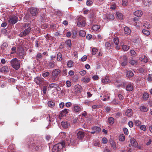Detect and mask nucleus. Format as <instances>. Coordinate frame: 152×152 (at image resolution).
Segmentation results:
<instances>
[{
    "label": "nucleus",
    "instance_id": "nucleus-28",
    "mask_svg": "<svg viewBox=\"0 0 152 152\" xmlns=\"http://www.w3.org/2000/svg\"><path fill=\"white\" fill-rule=\"evenodd\" d=\"M142 33L145 35L146 36L149 35L150 34V32L148 31L145 29H143L142 30Z\"/></svg>",
    "mask_w": 152,
    "mask_h": 152
},
{
    "label": "nucleus",
    "instance_id": "nucleus-43",
    "mask_svg": "<svg viewBox=\"0 0 152 152\" xmlns=\"http://www.w3.org/2000/svg\"><path fill=\"white\" fill-rule=\"evenodd\" d=\"M16 48L15 47H13L11 48V54H13L16 53Z\"/></svg>",
    "mask_w": 152,
    "mask_h": 152
},
{
    "label": "nucleus",
    "instance_id": "nucleus-33",
    "mask_svg": "<svg viewBox=\"0 0 152 152\" xmlns=\"http://www.w3.org/2000/svg\"><path fill=\"white\" fill-rule=\"evenodd\" d=\"M57 58L58 61H61L62 60V54L60 52L58 53L57 55Z\"/></svg>",
    "mask_w": 152,
    "mask_h": 152
},
{
    "label": "nucleus",
    "instance_id": "nucleus-12",
    "mask_svg": "<svg viewBox=\"0 0 152 152\" xmlns=\"http://www.w3.org/2000/svg\"><path fill=\"white\" fill-rule=\"evenodd\" d=\"M61 124L63 128L67 129L70 126L69 123L66 121H62L61 123Z\"/></svg>",
    "mask_w": 152,
    "mask_h": 152
},
{
    "label": "nucleus",
    "instance_id": "nucleus-17",
    "mask_svg": "<svg viewBox=\"0 0 152 152\" xmlns=\"http://www.w3.org/2000/svg\"><path fill=\"white\" fill-rule=\"evenodd\" d=\"M92 129L97 134L101 131V129L97 126H94L92 128Z\"/></svg>",
    "mask_w": 152,
    "mask_h": 152
},
{
    "label": "nucleus",
    "instance_id": "nucleus-44",
    "mask_svg": "<svg viewBox=\"0 0 152 152\" xmlns=\"http://www.w3.org/2000/svg\"><path fill=\"white\" fill-rule=\"evenodd\" d=\"M148 94L147 93H144L143 94V99H147L148 98Z\"/></svg>",
    "mask_w": 152,
    "mask_h": 152
},
{
    "label": "nucleus",
    "instance_id": "nucleus-19",
    "mask_svg": "<svg viewBox=\"0 0 152 152\" xmlns=\"http://www.w3.org/2000/svg\"><path fill=\"white\" fill-rule=\"evenodd\" d=\"M73 106L74 107V110L75 112H78L81 110V108L78 105L75 104Z\"/></svg>",
    "mask_w": 152,
    "mask_h": 152
},
{
    "label": "nucleus",
    "instance_id": "nucleus-5",
    "mask_svg": "<svg viewBox=\"0 0 152 152\" xmlns=\"http://www.w3.org/2000/svg\"><path fill=\"white\" fill-rule=\"evenodd\" d=\"M18 20V17L15 15H12L9 18L8 21L9 23L12 24H14Z\"/></svg>",
    "mask_w": 152,
    "mask_h": 152
},
{
    "label": "nucleus",
    "instance_id": "nucleus-24",
    "mask_svg": "<svg viewBox=\"0 0 152 152\" xmlns=\"http://www.w3.org/2000/svg\"><path fill=\"white\" fill-rule=\"evenodd\" d=\"M108 122L110 124H113L114 123V119L112 117H109L108 119Z\"/></svg>",
    "mask_w": 152,
    "mask_h": 152
},
{
    "label": "nucleus",
    "instance_id": "nucleus-4",
    "mask_svg": "<svg viewBox=\"0 0 152 152\" xmlns=\"http://www.w3.org/2000/svg\"><path fill=\"white\" fill-rule=\"evenodd\" d=\"M61 72V71L58 69H55L53 70L52 73V82L55 81L57 80L56 78L58 75Z\"/></svg>",
    "mask_w": 152,
    "mask_h": 152
},
{
    "label": "nucleus",
    "instance_id": "nucleus-34",
    "mask_svg": "<svg viewBox=\"0 0 152 152\" xmlns=\"http://www.w3.org/2000/svg\"><path fill=\"white\" fill-rule=\"evenodd\" d=\"M119 140L121 141H123L125 140V137L123 134H121L120 135L119 137Z\"/></svg>",
    "mask_w": 152,
    "mask_h": 152
},
{
    "label": "nucleus",
    "instance_id": "nucleus-21",
    "mask_svg": "<svg viewBox=\"0 0 152 152\" xmlns=\"http://www.w3.org/2000/svg\"><path fill=\"white\" fill-rule=\"evenodd\" d=\"M109 81L110 80L109 79L108 77L107 76L104 77L102 80V82L105 84H106L107 83L109 82Z\"/></svg>",
    "mask_w": 152,
    "mask_h": 152
},
{
    "label": "nucleus",
    "instance_id": "nucleus-1",
    "mask_svg": "<svg viewBox=\"0 0 152 152\" xmlns=\"http://www.w3.org/2000/svg\"><path fill=\"white\" fill-rule=\"evenodd\" d=\"M20 61L17 58H13L10 62L12 67L16 70L18 69L20 67Z\"/></svg>",
    "mask_w": 152,
    "mask_h": 152
},
{
    "label": "nucleus",
    "instance_id": "nucleus-57",
    "mask_svg": "<svg viewBox=\"0 0 152 152\" xmlns=\"http://www.w3.org/2000/svg\"><path fill=\"white\" fill-rule=\"evenodd\" d=\"M137 61H136L135 60H131L129 62V63L131 65H133L136 63Z\"/></svg>",
    "mask_w": 152,
    "mask_h": 152
},
{
    "label": "nucleus",
    "instance_id": "nucleus-48",
    "mask_svg": "<svg viewBox=\"0 0 152 152\" xmlns=\"http://www.w3.org/2000/svg\"><path fill=\"white\" fill-rule=\"evenodd\" d=\"M140 129L144 131H145L146 130V126L144 125H141L140 127Z\"/></svg>",
    "mask_w": 152,
    "mask_h": 152
},
{
    "label": "nucleus",
    "instance_id": "nucleus-2",
    "mask_svg": "<svg viewBox=\"0 0 152 152\" xmlns=\"http://www.w3.org/2000/svg\"><path fill=\"white\" fill-rule=\"evenodd\" d=\"M65 142H63L62 143H59L55 145L52 149L53 152L59 151L63 147L65 146Z\"/></svg>",
    "mask_w": 152,
    "mask_h": 152
},
{
    "label": "nucleus",
    "instance_id": "nucleus-49",
    "mask_svg": "<svg viewBox=\"0 0 152 152\" xmlns=\"http://www.w3.org/2000/svg\"><path fill=\"white\" fill-rule=\"evenodd\" d=\"M114 42L116 45H118L119 42V39L118 38L114 39Z\"/></svg>",
    "mask_w": 152,
    "mask_h": 152
},
{
    "label": "nucleus",
    "instance_id": "nucleus-6",
    "mask_svg": "<svg viewBox=\"0 0 152 152\" xmlns=\"http://www.w3.org/2000/svg\"><path fill=\"white\" fill-rule=\"evenodd\" d=\"M121 59L120 62L121 66H126L128 63L127 57L126 56H124L123 57H121Z\"/></svg>",
    "mask_w": 152,
    "mask_h": 152
},
{
    "label": "nucleus",
    "instance_id": "nucleus-42",
    "mask_svg": "<svg viewBox=\"0 0 152 152\" xmlns=\"http://www.w3.org/2000/svg\"><path fill=\"white\" fill-rule=\"evenodd\" d=\"M140 60H141L142 61H143L145 63H146L148 62V58L145 56H144V58H140Z\"/></svg>",
    "mask_w": 152,
    "mask_h": 152
},
{
    "label": "nucleus",
    "instance_id": "nucleus-10",
    "mask_svg": "<svg viewBox=\"0 0 152 152\" xmlns=\"http://www.w3.org/2000/svg\"><path fill=\"white\" fill-rule=\"evenodd\" d=\"M38 10L36 8H32L30 9V12L33 16H36L38 13Z\"/></svg>",
    "mask_w": 152,
    "mask_h": 152
},
{
    "label": "nucleus",
    "instance_id": "nucleus-37",
    "mask_svg": "<svg viewBox=\"0 0 152 152\" xmlns=\"http://www.w3.org/2000/svg\"><path fill=\"white\" fill-rule=\"evenodd\" d=\"M48 105L49 107H53L54 106L55 103L52 101H49L48 102Z\"/></svg>",
    "mask_w": 152,
    "mask_h": 152
},
{
    "label": "nucleus",
    "instance_id": "nucleus-32",
    "mask_svg": "<svg viewBox=\"0 0 152 152\" xmlns=\"http://www.w3.org/2000/svg\"><path fill=\"white\" fill-rule=\"evenodd\" d=\"M116 15L118 19L120 20L123 19V15L122 14L119 12H117L116 13Z\"/></svg>",
    "mask_w": 152,
    "mask_h": 152
},
{
    "label": "nucleus",
    "instance_id": "nucleus-11",
    "mask_svg": "<svg viewBox=\"0 0 152 152\" xmlns=\"http://www.w3.org/2000/svg\"><path fill=\"white\" fill-rule=\"evenodd\" d=\"M79 21L77 23V25L78 26L80 27H83L85 26L86 21L83 19L80 20L79 19H78Z\"/></svg>",
    "mask_w": 152,
    "mask_h": 152
},
{
    "label": "nucleus",
    "instance_id": "nucleus-27",
    "mask_svg": "<svg viewBox=\"0 0 152 152\" xmlns=\"http://www.w3.org/2000/svg\"><path fill=\"white\" fill-rule=\"evenodd\" d=\"M69 111V110L64 109L63 110L61 111V114L62 115H65L68 113Z\"/></svg>",
    "mask_w": 152,
    "mask_h": 152
},
{
    "label": "nucleus",
    "instance_id": "nucleus-58",
    "mask_svg": "<svg viewBox=\"0 0 152 152\" xmlns=\"http://www.w3.org/2000/svg\"><path fill=\"white\" fill-rule=\"evenodd\" d=\"M110 8L113 10H114L116 8V6L115 4H112L110 7Z\"/></svg>",
    "mask_w": 152,
    "mask_h": 152
},
{
    "label": "nucleus",
    "instance_id": "nucleus-7",
    "mask_svg": "<svg viewBox=\"0 0 152 152\" xmlns=\"http://www.w3.org/2000/svg\"><path fill=\"white\" fill-rule=\"evenodd\" d=\"M34 81L37 84L41 85H42L44 83L43 79L39 77H36L34 79Z\"/></svg>",
    "mask_w": 152,
    "mask_h": 152
},
{
    "label": "nucleus",
    "instance_id": "nucleus-30",
    "mask_svg": "<svg viewBox=\"0 0 152 152\" xmlns=\"http://www.w3.org/2000/svg\"><path fill=\"white\" fill-rule=\"evenodd\" d=\"M99 28L100 26L98 25H94L92 27L93 29L95 31H97L99 30Z\"/></svg>",
    "mask_w": 152,
    "mask_h": 152
},
{
    "label": "nucleus",
    "instance_id": "nucleus-23",
    "mask_svg": "<svg viewBox=\"0 0 152 152\" xmlns=\"http://www.w3.org/2000/svg\"><path fill=\"white\" fill-rule=\"evenodd\" d=\"M110 143L111 146L113 148V149L116 150L117 149L115 143L113 141L111 140L110 141Z\"/></svg>",
    "mask_w": 152,
    "mask_h": 152
},
{
    "label": "nucleus",
    "instance_id": "nucleus-22",
    "mask_svg": "<svg viewBox=\"0 0 152 152\" xmlns=\"http://www.w3.org/2000/svg\"><path fill=\"white\" fill-rule=\"evenodd\" d=\"M130 142L132 145L136 147L137 146V143L134 139H132L130 140Z\"/></svg>",
    "mask_w": 152,
    "mask_h": 152
},
{
    "label": "nucleus",
    "instance_id": "nucleus-51",
    "mask_svg": "<svg viewBox=\"0 0 152 152\" xmlns=\"http://www.w3.org/2000/svg\"><path fill=\"white\" fill-rule=\"evenodd\" d=\"M42 57V55L41 53H38L36 56V59L37 60H38L39 58H40Z\"/></svg>",
    "mask_w": 152,
    "mask_h": 152
},
{
    "label": "nucleus",
    "instance_id": "nucleus-29",
    "mask_svg": "<svg viewBox=\"0 0 152 152\" xmlns=\"http://www.w3.org/2000/svg\"><path fill=\"white\" fill-rule=\"evenodd\" d=\"M134 75L133 72L131 71H129L126 73V76L128 77H131Z\"/></svg>",
    "mask_w": 152,
    "mask_h": 152
},
{
    "label": "nucleus",
    "instance_id": "nucleus-60",
    "mask_svg": "<svg viewBox=\"0 0 152 152\" xmlns=\"http://www.w3.org/2000/svg\"><path fill=\"white\" fill-rule=\"evenodd\" d=\"M105 46L107 49H109L110 47V44L109 42H106L105 44Z\"/></svg>",
    "mask_w": 152,
    "mask_h": 152
},
{
    "label": "nucleus",
    "instance_id": "nucleus-64",
    "mask_svg": "<svg viewBox=\"0 0 152 152\" xmlns=\"http://www.w3.org/2000/svg\"><path fill=\"white\" fill-rule=\"evenodd\" d=\"M80 73L81 75L83 76L86 74V72L85 70H83L80 72Z\"/></svg>",
    "mask_w": 152,
    "mask_h": 152
},
{
    "label": "nucleus",
    "instance_id": "nucleus-63",
    "mask_svg": "<svg viewBox=\"0 0 152 152\" xmlns=\"http://www.w3.org/2000/svg\"><path fill=\"white\" fill-rule=\"evenodd\" d=\"M128 124L130 127H132L133 125V123L131 121H129Z\"/></svg>",
    "mask_w": 152,
    "mask_h": 152
},
{
    "label": "nucleus",
    "instance_id": "nucleus-9",
    "mask_svg": "<svg viewBox=\"0 0 152 152\" xmlns=\"http://www.w3.org/2000/svg\"><path fill=\"white\" fill-rule=\"evenodd\" d=\"M104 19L107 20V21L113 20L114 19V17L113 14H109L104 15Z\"/></svg>",
    "mask_w": 152,
    "mask_h": 152
},
{
    "label": "nucleus",
    "instance_id": "nucleus-39",
    "mask_svg": "<svg viewBox=\"0 0 152 152\" xmlns=\"http://www.w3.org/2000/svg\"><path fill=\"white\" fill-rule=\"evenodd\" d=\"M86 33L83 30H81L79 32V35L82 37H84L86 36Z\"/></svg>",
    "mask_w": 152,
    "mask_h": 152
},
{
    "label": "nucleus",
    "instance_id": "nucleus-25",
    "mask_svg": "<svg viewBox=\"0 0 152 152\" xmlns=\"http://www.w3.org/2000/svg\"><path fill=\"white\" fill-rule=\"evenodd\" d=\"M75 91L77 93L80 92L81 90L80 86L79 85H77L75 87Z\"/></svg>",
    "mask_w": 152,
    "mask_h": 152
},
{
    "label": "nucleus",
    "instance_id": "nucleus-16",
    "mask_svg": "<svg viewBox=\"0 0 152 152\" xmlns=\"http://www.w3.org/2000/svg\"><path fill=\"white\" fill-rule=\"evenodd\" d=\"M0 71L4 73H7L9 72V69L8 66H4L2 67L0 69Z\"/></svg>",
    "mask_w": 152,
    "mask_h": 152
},
{
    "label": "nucleus",
    "instance_id": "nucleus-59",
    "mask_svg": "<svg viewBox=\"0 0 152 152\" xmlns=\"http://www.w3.org/2000/svg\"><path fill=\"white\" fill-rule=\"evenodd\" d=\"M130 53L132 56H136V53L134 50H132L130 51Z\"/></svg>",
    "mask_w": 152,
    "mask_h": 152
},
{
    "label": "nucleus",
    "instance_id": "nucleus-40",
    "mask_svg": "<svg viewBox=\"0 0 152 152\" xmlns=\"http://www.w3.org/2000/svg\"><path fill=\"white\" fill-rule=\"evenodd\" d=\"M122 49L125 51L128 50L129 49V46L126 45H122Z\"/></svg>",
    "mask_w": 152,
    "mask_h": 152
},
{
    "label": "nucleus",
    "instance_id": "nucleus-20",
    "mask_svg": "<svg viewBox=\"0 0 152 152\" xmlns=\"http://www.w3.org/2000/svg\"><path fill=\"white\" fill-rule=\"evenodd\" d=\"M81 81L84 83H88L90 81V78L88 77H82Z\"/></svg>",
    "mask_w": 152,
    "mask_h": 152
},
{
    "label": "nucleus",
    "instance_id": "nucleus-3",
    "mask_svg": "<svg viewBox=\"0 0 152 152\" xmlns=\"http://www.w3.org/2000/svg\"><path fill=\"white\" fill-rule=\"evenodd\" d=\"M24 27L26 28L27 27L28 28H26L25 30L23 31L20 33L19 36L20 37L25 36L28 34L31 30V28L30 27L29 23H26V24L25 25Z\"/></svg>",
    "mask_w": 152,
    "mask_h": 152
},
{
    "label": "nucleus",
    "instance_id": "nucleus-61",
    "mask_svg": "<svg viewBox=\"0 0 152 152\" xmlns=\"http://www.w3.org/2000/svg\"><path fill=\"white\" fill-rule=\"evenodd\" d=\"M66 85L68 87H70L71 85V82L69 80H67L66 81Z\"/></svg>",
    "mask_w": 152,
    "mask_h": 152
},
{
    "label": "nucleus",
    "instance_id": "nucleus-50",
    "mask_svg": "<svg viewBox=\"0 0 152 152\" xmlns=\"http://www.w3.org/2000/svg\"><path fill=\"white\" fill-rule=\"evenodd\" d=\"M93 4V2L91 0H88L86 1V4L87 6H91Z\"/></svg>",
    "mask_w": 152,
    "mask_h": 152
},
{
    "label": "nucleus",
    "instance_id": "nucleus-8",
    "mask_svg": "<svg viewBox=\"0 0 152 152\" xmlns=\"http://www.w3.org/2000/svg\"><path fill=\"white\" fill-rule=\"evenodd\" d=\"M85 136L84 133L81 131L78 132L77 134V138L81 140H83L84 139Z\"/></svg>",
    "mask_w": 152,
    "mask_h": 152
},
{
    "label": "nucleus",
    "instance_id": "nucleus-13",
    "mask_svg": "<svg viewBox=\"0 0 152 152\" xmlns=\"http://www.w3.org/2000/svg\"><path fill=\"white\" fill-rule=\"evenodd\" d=\"M41 145L40 143L39 142L37 141L35 142L32 145L33 147L35 149L36 151H37L39 149V146Z\"/></svg>",
    "mask_w": 152,
    "mask_h": 152
},
{
    "label": "nucleus",
    "instance_id": "nucleus-62",
    "mask_svg": "<svg viewBox=\"0 0 152 152\" xmlns=\"http://www.w3.org/2000/svg\"><path fill=\"white\" fill-rule=\"evenodd\" d=\"M47 90V86H45L43 87V88L42 90L43 93L44 94H46V91Z\"/></svg>",
    "mask_w": 152,
    "mask_h": 152
},
{
    "label": "nucleus",
    "instance_id": "nucleus-56",
    "mask_svg": "<svg viewBox=\"0 0 152 152\" xmlns=\"http://www.w3.org/2000/svg\"><path fill=\"white\" fill-rule=\"evenodd\" d=\"M56 14L58 16H60L62 15V13L60 11L58 10L56 12Z\"/></svg>",
    "mask_w": 152,
    "mask_h": 152
},
{
    "label": "nucleus",
    "instance_id": "nucleus-31",
    "mask_svg": "<svg viewBox=\"0 0 152 152\" xmlns=\"http://www.w3.org/2000/svg\"><path fill=\"white\" fill-rule=\"evenodd\" d=\"M126 89L127 91H132L133 89V86L131 84H129L127 86Z\"/></svg>",
    "mask_w": 152,
    "mask_h": 152
},
{
    "label": "nucleus",
    "instance_id": "nucleus-45",
    "mask_svg": "<svg viewBox=\"0 0 152 152\" xmlns=\"http://www.w3.org/2000/svg\"><path fill=\"white\" fill-rule=\"evenodd\" d=\"M128 4L127 0H122V5L123 6H126Z\"/></svg>",
    "mask_w": 152,
    "mask_h": 152
},
{
    "label": "nucleus",
    "instance_id": "nucleus-15",
    "mask_svg": "<svg viewBox=\"0 0 152 152\" xmlns=\"http://www.w3.org/2000/svg\"><path fill=\"white\" fill-rule=\"evenodd\" d=\"M124 34L126 35H129L131 33V31L130 29L127 27H125L124 28Z\"/></svg>",
    "mask_w": 152,
    "mask_h": 152
},
{
    "label": "nucleus",
    "instance_id": "nucleus-53",
    "mask_svg": "<svg viewBox=\"0 0 152 152\" xmlns=\"http://www.w3.org/2000/svg\"><path fill=\"white\" fill-rule=\"evenodd\" d=\"M62 75L63 76H66L67 75V71L66 69L63 70L61 72Z\"/></svg>",
    "mask_w": 152,
    "mask_h": 152
},
{
    "label": "nucleus",
    "instance_id": "nucleus-54",
    "mask_svg": "<svg viewBox=\"0 0 152 152\" xmlns=\"http://www.w3.org/2000/svg\"><path fill=\"white\" fill-rule=\"evenodd\" d=\"M102 142L104 144H106L107 142V139L105 137H104L102 140Z\"/></svg>",
    "mask_w": 152,
    "mask_h": 152
},
{
    "label": "nucleus",
    "instance_id": "nucleus-35",
    "mask_svg": "<svg viewBox=\"0 0 152 152\" xmlns=\"http://www.w3.org/2000/svg\"><path fill=\"white\" fill-rule=\"evenodd\" d=\"M67 65L68 67L70 68L73 66L74 63L72 61L69 60L67 63Z\"/></svg>",
    "mask_w": 152,
    "mask_h": 152
},
{
    "label": "nucleus",
    "instance_id": "nucleus-38",
    "mask_svg": "<svg viewBox=\"0 0 152 152\" xmlns=\"http://www.w3.org/2000/svg\"><path fill=\"white\" fill-rule=\"evenodd\" d=\"M151 0H145L143 2V3L145 5H147L151 4Z\"/></svg>",
    "mask_w": 152,
    "mask_h": 152
},
{
    "label": "nucleus",
    "instance_id": "nucleus-14",
    "mask_svg": "<svg viewBox=\"0 0 152 152\" xmlns=\"http://www.w3.org/2000/svg\"><path fill=\"white\" fill-rule=\"evenodd\" d=\"M134 15L137 17H140L142 14V12L141 10H137L134 12Z\"/></svg>",
    "mask_w": 152,
    "mask_h": 152
},
{
    "label": "nucleus",
    "instance_id": "nucleus-47",
    "mask_svg": "<svg viewBox=\"0 0 152 152\" xmlns=\"http://www.w3.org/2000/svg\"><path fill=\"white\" fill-rule=\"evenodd\" d=\"M141 124V122L139 120H136L135 121L134 124L137 126H139Z\"/></svg>",
    "mask_w": 152,
    "mask_h": 152
},
{
    "label": "nucleus",
    "instance_id": "nucleus-26",
    "mask_svg": "<svg viewBox=\"0 0 152 152\" xmlns=\"http://www.w3.org/2000/svg\"><path fill=\"white\" fill-rule=\"evenodd\" d=\"M31 16L28 13H26L25 15V17H24V20L25 22H27L28 20L30 18Z\"/></svg>",
    "mask_w": 152,
    "mask_h": 152
},
{
    "label": "nucleus",
    "instance_id": "nucleus-46",
    "mask_svg": "<svg viewBox=\"0 0 152 152\" xmlns=\"http://www.w3.org/2000/svg\"><path fill=\"white\" fill-rule=\"evenodd\" d=\"M50 75V73L49 72H47L42 74V76L44 77H45L48 76Z\"/></svg>",
    "mask_w": 152,
    "mask_h": 152
},
{
    "label": "nucleus",
    "instance_id": "nucleus-41",
    "mask_svg": "<svg viewBox=\"0 0 152 152\" xmlns=\"http://www.w3.org/2000/svg\"><path fill=\"white\" fill-rule=\"evenodd\" d=\"M65 43L66 45H68V46L69 47V48L71 47V45H72V44H71V41L70 40L68 39V40H66L65 42Z\"/></svg>",
    "mask_w": 152,
    "mask_h": 152
},
{
    "label": "nucleus",
    "instance_id": "nucleus-52",
    "mask_svg": "<svg viewBox=\"0 0 152 152\" xmlns=\"http://www.w3.org/2000/svg\"><path fill=\"white\" fill-rule=\"evenodd\" d=\"M123 131L125 134L127 135L129 134V131L127 129L124 128L123 129Z\"/></svg>",
    "mask_w": 152,
    "mask_h": 152
},
{
    "label": "nucleus",
    "instance_id": "nucleus-55",
    "mask_svg": "<svg viewBox=\"0 0 152 152\" xmlns=\"http://www.w3.org/2000/svg\"><path fill=\"white\" fill-rule=\"evenodd\" d=\"M97 51V50L96 48H93L92 49V54L93 55L95 54H96Z\"/></svg>",
    "mask_w": 152,
    "mask_h": 152
},
{
    "label": "nucleus",
    "instance_id": "nucleus-36",
    "mask_svg": "<svg viewBox=\"0 0 152 152\" xmlns=\"http://www.w3.org/2000/svg\"><path fill=\"white\" fill-rule=\"evenodd\" d=\"M140 109L141 111L144 112H146L148 110L147 108L143 106H141L140 107Z\"/></svg>",
    "mask_w": 152,
    "mask_h": 152
},
{
    "label": "nucleus",
    "instance_id": "nucleus-18",
    "mask_svg": "<svg viewBox=\"0 0 152 152\" xmlns=\"http://www.w3.org/2000/svg\"><path fill=\"white\" fill-rule=\"evenodd\" d=\"M132 114V109H129L127 110L126 112V115L128 117L131 116Z\"/></svg>",
    "mask_w": 152,
    "mask_h": 152
}]
</instances>
